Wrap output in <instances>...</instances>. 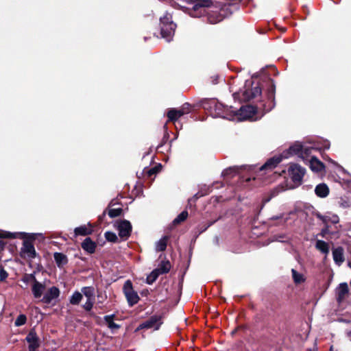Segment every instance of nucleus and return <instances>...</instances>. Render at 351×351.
<instances>
[{"mask_svg": "<svg viewBox=\"0 0 351 351\" xmlns=\"http://www.w3.org/2000/svg\"><path fill=\"white\" fill-rule=\"evenodd\" d=\"M34 280H36V278L35 277V275L33 274H27L25 275L23 278H22V281L25 282V283H28L31 281L33 282V283L34 282Z\"/></svg>", "mask_w": 351, "mask_h": 351, "instance_id": "4c0bfd02", "label": "nucleus"}, {"mask_svg": "<svg viewBox=\"0 0 351 351\" xmlns=\"http://www.w3.org/2000/svg\"><path fill=\"white\" fill-rule=\"evenodd\" d=\"M274 92H275V88H274V86L271 83V86H270V88L269 90L268 95H267L269 105H268V106H266L265 104H262L263 110L266 112L271 110L275 106Z\"/></svg>", "mask_w": 351, "mask_h": 351, "instance_id": "dca6fc26", "label": "nucleus"}, {"mask_svg": "<svg viewBox=\"0 0 351 351\" xmlns=\"http://www.w3.org/2000/svg\"><path fill=\"white\" fill-rule=\"evenodd\" d=\"M106 239L111 242H114L117 240V237L115 233L112 232H106L105 233Z\"/></svg>", "mask_w": 351, "mask_h": 351, "instance_id": "e433bc0d", "label": "nucleus"}, {"mask_svg": "<svg viewBox=\"0 0 351 351\" xmlns=\"http://www.w3.org/2000/svg\"><path fill=\"white\" fill-rule=\"evenodd\" d=\"M160 21L162 37L168 42L171 41L173 38L176 27V25L173 23L171 20V16L167 14L160 19Z\"/></svg>", "mask_w": 351, "mask_h": 351, "instance_id": "7ed1b4c3", "label": "nucleus"}, {"mask_svg": "<svg viewBox=\"0 0 351 351\" xmlns=\"http://www.w3.org/2000/svg\"><path fill=\"white\" fill-rule=\"evenodd\" d=\"M269 199H270V198L267 199L265 200V202H269Z\"/></svg>", "mask_w": 351, "mask_h": 351, "instance_id": "a18cd8bd", "label": "nucleus"}, {"mask_svg": "<svg viewBox=\"0 0 351 351\" xmlns=\"http://www.w3.org/2000/svg\"><path fill=\"white\" fill-rule=\"evenodd\" d=\"M293 282L298 285L305 282L306 278L303 274L298 272L295 269H291Z\"/></svg>", "mask_w": 351, "mask_h": 351, "instance_id": "393cba45", "label": "nucleus"}, {"mask_svg": "<svg viewBox=\"0 0 351 351\" xmlns=\"http://www.w3.org/2000/svg\"><path fill=\"white\" fill-rule=\"evenodd\" d=\"M315 194L319 197H326L329 193V189L325 184H318L315 189Z\"/></svg>", "mask_w": 351, "mask_h": 351, "instance_id": "4be33fe9", "label": "nucleus"}, {"mask_svg": "<svg viewBox=\"0 0 351 351\" xmlns=\"http://www.w3.org/2000/svg\"><path fill=\"white\" fill-rule=\"evenodd\" d=\"M82 295H85L86 299L95 300L94 289L90 287H85L82 289Z\"/></svg>", "mask_w": 351, "mask_h": 351, "instance_id": "bb28decb", "label": "nucleus"}, {"mask_svg": "<svg viewBox=\"0 0 351 351\" xmlns=\"http://www.w3.org/2000/svg\"><path fill=\"white\" fill-rule=\"evenodd\" d=\"M3 243L2 242L0 241V247L2 246Z\"/></svg>", "mask_w": 351, "mask_h": 351, "instance_id": "c03bdc74", "label": "nucleus"}, {"mask_svg": "<svg viewBox=\"0 0 351 351\" xmlns=\"http://www.w3.org/2000/svg\"><path fill=\"white\" fill-rule=\"evenodd\" d=\"M93 232V227L89 223L87 225H83L80 227L75 228L74 230L75 236H86L90 234Z\"/></svg>", "mask_w": 351, "mask_h": 351, "instance_id": "f3484780", "label": "nucleus"}, {"mask_svg": "<svg viewBox=\"0 0 351 351\" xmlns=\"http://www.w3.org/2000/svg\"><path fill=\"white\" fill-rule=\"evenodd\" d=\"M315 247L326 256L328 254L330 251L328 243L322 240H317L316 241Z\"/></svg>", "mask_w": 351, "mask_h": 351, "instance_id": "5701e85b", "label": "nucleus"}, {"mask_svg": "<svg viewBox=\"0 0 351 351\" xmlns=\"http://www.w3.org/2000/svg\"><path fill=\"white\" fill-rule=\"evenodd\" d=\"M168 237H164L161 238L158 242L156 243V250L158 252L164 251L167 247Z\"/></svg>", "mask_w": 351, "mask_h": 351, "instance_id": "cd10ccee", "label": "nucleus"}, {"mask_svg": "<svg viewBox=\"0 0 351 351\" xmlns=\"http://www.w3.org/2000/svg\"><path fill=\"white\" fill-rule=\"evenodd\" d=\"M54 259L57 265L59 267H62L67 263V257L62 253L56 252L54 253Z\"/></svg>", "mask_w": 351, "mask_h": 351, "instance_id": "b1692460", "label": "nucleus"}, {"mask_svg": "<svg viewBox=\"0 0 351 351\" xmlns=\"http://www.w3.org/2000/svg\"><path fill=\"white\" fill-rule=\"evenodd\" d=\"M122 209L121 208H110L108 210V215L113 218L121 215Z\"/></svg>", "mask_w": 351, "mask_h": 351, "instance_id": "c9c22d12", "label": "nucleus"}, {"mask_svg": "<svg viewBox=\"0 0 351 351\" xmlns=\"http://www.w3.org/2000/svg\"><path fill=\"white\" fill-rule=\"evenodd\" d=\"M305 172V169L297 164H291L288 169L289 176L297 184L301 183Z\"/></svg>", "mask_w": 351, "mask_h": 351, "instance_id": "423d86ee", "label": "nucleus"}, {"mask_svg": "<svg viewBox=\"0 0 351 351\" xmlns=\"http://www.w3.org/2000/svg\"><path fill=\"white\" fill-rule=\"evenodd\" d=\"M196 3L193 6V10L191 11L190 15L193 17H199L205 12V8L209 7L211 0H194Z\"/></svg>", "mask_w": 351, "mask_h": 351, "instance_id": "0eeeda50", "label": "nucleus"}, {"mask_svg": "<svg viewBox=\"0 0 351 351\" xmlns=\"http://www.w3.org/2000/svg\"><path fill=\"white\" fill-rule=\"evenodd\" d=\"M282 160V158L280 156L274 157L268 160L264 165L261 167V170L264 169H273L274 167L277 166L278 163H280Z\"/></svg>", "mask_w": 351, "mask_h": 351, "instance_id": "aec40b11", "label": "nucleus"}, {"mask_svg": "<svg viewBox=\"0 0 351 351\" xmlns=\"http://www.w3.org/2000/svg\"><path fill=\"white\" fill-rule=\"evenodd\" d=\"M160 272L158 270L154 269L151 272V274L147 277L146 281L149 285L152 284L160 276Z\"/></svg>", "mask_w": 351, "mask_h": 351, "instance_id": "2f4dec72", "label": "nucleus"}, {"mask_svg": "<svg viewBox=\"0 0 351 351\" xmlns=\"http://www.w3.org/2000/svg\"><path fill=\"white\" fill-rule=\"evenodd\" d=\"M349 266L351 267V263H349Z\"/></svg>", "mask_w": 351, "mask_h": 351, "instance_id": "de8ad7c7", "label": "nucleus"}, {"mask_svg": "<svg viewBox=\"0 0 351 351\" xmlns=\"http://www.w3.org/2000/svg\"><path fill=\"white\" fill-rule=\"evenodd\" d=\"M123 289L128 304L130 306L136 304L138 302L139 296L138 293L134 291L132 284L130 280H127L125 282Z\"/></svg>", "mask_w": 351, "mask_h": 351, "instance_id": "39448f33", "label": "nucleus"}, {"mask_svg": "<svg viewBox=\"0 0 351 351\" xmlns=\"http://www.w3.org/2000/svg\"><path fill=\"white\" fill-rule=\"evenodd\" d=\"M82 247L87 252L92 254L95 250L96 244L90 238H86L82 243Z\"/></svg>", "mask_w": 351, "mask_h": 351, "instance_id": "412c9836", "label": "nucleus"}, {"mask_svg": "<svg viewBox=\"0 0 351 351\" xmlns=\"http://www.w3.org/2000/svg\"><path fill=\"white\" fill-rule=\"evenodd\" d=\"M21 252L25 257L29 258H34L36 256L34 246L29 241H24L23 247H21Z\"/></svg>", "mask_w": 351, "mask_h": 351, "instance_id": "ddd939ff", "label": "nucleus"}, {"mask_svg": "<svg viewBox=\"0 0 351 351\" xmlns=\"http://www.w3.org/2000/svg\"><path fill=\"white\" fill-rule=\"evenodd\" d=\"M162 324V316L154 315L152 316L148 320L140 324L137 330L143 328H153L154 330H158Z\"/></svg>", "mask_w": 351, "mask_h": 351, "instance_id": "6e6552de", "label": "nucleus"}, {"mask_svg": "<svg viewBox=\"0 0 351 351\" xmlns=\"http://www.w3.org/2000/svg\"><path fill=\"white\" fill-rule=\"evenodd\" d=\"M117 228L119 231V235L123 239H127L132 231V226L130 221L127 220L120 221L116 223Z\"/></svg>", "mask_w": 351, "mask_h": 351, "instance_id": "1a4fd4ad", "label": "nucleus"}, {"mask_svg": "<svg viewBox=\"0 0 351 351\" xmlns=\"http://www.w3.org/2000/svg\"><path fill=\"white\" fill-rule=\"evenodd\" d=\"M330 351H332V347L330 348Z\"/></svg>", "mask_w": 351, "mask_h": 351, "instance_id": "09e8293b", "label": "nucleus"}, {"mask_svg": "<svg viewBox=\"0 0 351 351\" xmlns=\"http://www.w3.org/2000/svg\"><path fill=\"white\" fill-rule=\"evenodd\" d=\"M241 96V99L243 101H250L255 99L261 95V88L258 83L253 82L251 80L246 81L243 89L241 93L234 94Z\"/></svg>", "mask_w": 351, "mask_h": 351, "instance_id": "f03ea898", "label": "nucleus"}, {"mask_svg": "<svg viewBox=\"0 0 351 351\" xmlns=\"http://www.w3.org/2000/svg\"><path fill=\"white\" fill-rule=\"evenodd\" d=\"M207 18L208 22L212 24H216L223 20V16L217 12L208 14Z\"/></svg>", "mask_w": 351, "mask_h": 351, "instance_id": "a878e982", "label": "nucleus"}, {"mask_svg": "<svg viewBox=\"0 0 351 351\" xmlns=\"http://www.w3.org/2000/svg\"><path fill=\"white\" fill-rule=\"evenodd\" d=\"M94 300H88L87 299L86 300V302H85V304L83 305V308L87 311H90L93 306V304H94Z\"/></svg>", "mask_w": 351, "mask_h": 351, "instance_id": "58836bf2", "label": "nucleus"}, {"mask_svg": "<svg viewBox=\"0 0 351 351\" xmlns=\"http://www.w3.org/2000/svg\"><path fill=\"white\" fill-rule=\"evenodd\" d=\"M27 322V317L24 314L19 315L14 322V325L16 327L23 326Z\"/></svg>", "mask_w": 351, "mask_h": 351, "instance_id": "473e14b6", "label": "nucleus"}, {"mask_svg": "<svg viewBox=\"0 0 351 351\" xmlns=\"http://www.w3.org/2000/svg\"><path fill=\"white\" fill-rule=\"evenodd\" d=\"M322 219H323L324 222H325L326 223L329 221H330L332 223H337L339 222V217L337 215H332L331 217L324 216L322 217Z\"/></svg>", "mask_w": 351, "mask_h": 351, "instance_id": "f704fd0d", "label": "nucleus"}, {"mask_svg": "<svg viewBox=\"0 0 351 351\" xmlns=\"http://www.w3.org/2000/svg\"><path fill=\"white\" fill-rule=\"evenodd\" d=\"M154 172H155L154 169H150V170L149 171V174H152V173H154Z\"/></svg>", "mask_w": 351, "mask_h": 351, "instance_id": "79ce46f5", "label": "nucleus"}, {"mask_svg": "<svg viewBox=\"0 0 351 351\" xmlns=\"http://www.w3.org/2000/svg\"><path fill=\"white\" fill-rule=\"evenodd\" d=\"M348 286L346 282L341 283L336 289L337 300L339 302L344 300L348 294Z\"/></svg>", "mask_w": 351, "mask_h": 351, "instance_id": "6ab92c4d", "label": "nucleus"}, {"mask_svg": "<svg viewBox=\"0 0 351 351\" xmlns=\"http://www.w3.org/2000/svg\"><path fill=\"white\" fill-rule=\"evenodd\" d=\"M257 108L250 105L245 106H242L237 112L232 110L231 107L226 108L222 113H218V116L229 120L245 121L250 119L254 121L258 119L256 117Z\"/></svg>", "mask_w": 351, "mask_h": 351, "instance_id": "f257e3e1", "label": "nucleus"}, {"mask_svg": "<svg viewBox=\"0 0 351 351\" xmlns=\"http://www.w3.org/2000/svg\"><path fill=\"white\" fill-rule=\"evenodd\" d=\"M8 277V273L3 269H0V280H3Z\"/></svg>", "mask_w": 351, "mask_h": 351, "instance_id": "a19ab883", "label": "nucleus"}, {"mask_svg": "<svg viewBox=\"0 0 351 351\" xmlns=\"http://www.w3.org/2000/svg\"><path fill=\"white\" fill-rule=\"evenodd\" d=\"M347 335L348 337H351V330H349L348 332H347Z\"/></svg>", "mask_w": 351, "mask_h": 351, "instance_id": "37998d69", "label": "nucleus"}, {"mask_svg": "<svg viewBox=\"0 0 351 351\" xmlns=\"http://www.w3.org/2000/svg\"><path fill=\"white\" fill-rule=\"evenodd\" d=\"M304 161L306 163H308L311 169L314 172H321L324 169V164L321 161H319L316 157L313 156L311 154L307 158V159L304 160Z\"/></svg>", "mask_w": 351, "mask_h": 351, "instance_id": "f8f14e48", "label": "nucleus"}, {"mask_svg": "<svg viewBox=\"0 0 351 351\" xmlns=\"http://www.w3.org/2000/svg\"><path fill=\"white\" fill-rule=\"evenodd\" d=\"M171 268V265L169 261L162 262L159 265L156 270H158L160 274H164L167 273Z\"/></svg>", "mask_w": 351, "mask_h": 351, "instance_id": "7c9ffc66", "label": "nucleus"}, {"mask_svg": "<svg viewBox=\"0 0 351 351\" xmlns=\"http://www.w3.org/2000/svg\"><path fill=\"white\" fill-rule=\"evenodd\" d=\"M332 256L335 263L338 265H341L345 260L343 247H337L333 249Z\"/></svg>", "mask_w": 351, "mask_h": 351, "instance_id": "a211bd4d", "label": "nucleus"}, {"mask_svg": "<svg viewBox=\"0 0 351 351\" xmlns=\"http://www.w3.org/2000/svg\"><path fill=\"white\" fill-rule=\"evenodd\" d=\"M82 299V294L79 291H75L73 293L69 299V302L73 305L79 304Z\"/></svg>", "mask_w": 351, "mask_h": 351, "instance_id": "c756f323", "label": "nucleus"}, {"mask_svg": "<svg viewBox=\"0 0 351 351\" xmlns=\"http://www.w3.org/2000/svg\"><path fill=\"white\" fill-rule=\"evenodd\" d=\"M188 217V213L186 210L182 211L178 217L173 220V223L178 224L184 221Z\"/></svg>", "mask_w": 351, "mask_h": 351, "instance_id": "72a5a7b5", "label": "nucleus"}, {"mask_svg": "<svg viewBox=\"0 0 351 351\" xmlns=\"http://www.w3.org/2000/svg\"><path fill=\"white\" fill-rule=\"evenodd\" d=\"M14 234L0 230V238H14Z\"/></svg>", "mask_w": 351, "mask_h": 351, "instance_id": "ea45409f", "label": "nucleus"}, {"mask_svg": "<svg viewBox=\"0 0 351 351\" xmlns=\"http://www.w3.org/2000/svg\"><path fill=\"white\" fill-rule=\"evenodd\" d=\"M26 341L29 343V350L35 351L39 346L38 339L36 333L31 330L26 337Z\"/></svg>", "mask_w": 351, "mask_h": 351, "instance_id": "4468645a", "label": "nucleus"}, {"mask_svg": "<svg viewBox=\"0 0 351 351\" xmlns=\"http://www.w3.org/2000/svg\"><path fill=\"white\" fill-rule=\"evenodd\" d=\"M60 295V290L56 287H50L43 295L41 301L45 304H50Z\"/></svg>", "mask_w": 351, "mask_h": 351, "instance_id": "9b49d317", "label": "nucleus"}, {"mask_svg": "<svg viewBox=\"0 0 351 351\" xmlns=\"http://www.w3.org/2000/svg\"><path fill=\"white\" fill-rule=\"evenodd\" d=\"M45 289V285L37 280L32 285V291L35 298H40Z\"/></svg>", "mask_w": 351, "mask_h": 351, "instance_id": "2eb2a0df", "label": "nucleus"}, {"mask_svg": "<svg viewBox=\"0 0 351 351\" xmlns=\"http://www.w3.org/2000/svg\"><path fill=\"white\" fill-rule=\"evenodd\" d=\"M312 149L309 147L304 146L301 143L296 142L287 151L283 153V156L287 158L289 156L298 155L303 160H306L311 154Z\"/></svg>", "mask_w": 351, "mask_h": 351, "instance_id": "20e7f679", "label": "nucleus"}, {"mask_svg": "<svg viewBox=\"0 0 351 351\" xmlns=\"http://www.w3.org/2000/svg\"><path fill=\"white\" fill-rule=\"evenodd\" d=\"M113 317L114 315H106L104 317V320L107 324L108 327L111 330L118 329L120 326L119 324L114 322Z\"/></svg>", "mask_w": 351, "mask_h": 351, "instance_id": "c85d7f7f", "label": "nucleus"}, {"mask_svg": "<svg viewBox=\"0 0 351 351\" xmlns=\"http://www.w3.org/2000/svg\"><path fill=\"white\" fill-rule=\"evenodd\" d=\"M275 195H276V193L274 192L272 194V196H275Z\"/></svg>", "mask_w": 351, "mask_h": 351, "instance_id": "49530a36", "label": "nucleus"}, {"mask_svg": "<svg viewBox=\"0 0 351 351\" xmlns=\"http://www.w3.org/2000/svg\"><path fill=\"white\" fill-rule=\"evenodd\" d=\"M350 286H351V280H350Z\"/></svg>", "mask_w": 351, "mask_h": 351, "instance_id": "8fccbe9b", "label": "nucleus"}, {"mask_svg": "<svg viewBox=\"0 0 351 351\" xmlns=\"http://www.w3.org/2000/svg\"><path fill=\"white\" fill-rule=\"evenodd\" d=\"M189 105L186 107L184 106L180 109L172 108L167 112L168 121H176L184 114L189 113Z\"/></svg>", "mask_w": 351, "mask_h": 351, "instance_id": "9d476101", "label": "nucleus"}]
</instances>
